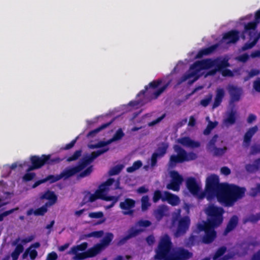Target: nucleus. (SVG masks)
<instances>
[{
    "mask_svg": "<svg viewBox=\"0 0 260 260\" xmlns=\"http://www.w3.org/2000/svg\"><path fill=\"white\" fill-rule=\"evenodd\" d=\"M19 210V207H17L16 208L11 209L10 210L6 211L0 214V222L4 220V218L12 213H13L15 211H17Z\"/></svg>",
    "mask_w": 260,
    "mask_h": 260,
    "instance_id": "6e6d98bb",
    "label": "nucleus"
},
{
    "mask_svg": "<svg viewBox=\"0 0 260 260\" xmlns=\"http://www.w3.org/2000/svg\"><path fill=\"white\" fill-rule=\"evenodd\" d=\"M206 212L208 218L203 223L214 227H218L222 223L224 210L222 207L211 205L207 207Z\"/></svg>",
    "mask_w": 260,
    "mask_h": 260,
    "instance_id": "423d86ee",
    "label": "nucleus"
},
{
    "mask_svg": "<svg viewBox=\"0 0 260 260\" xmlns=\"http://www.w3.org/2000/svg\"><path fill=\"white\" fill-rule=\"evenodd\" d=\"M225 184L220 183L219 177L215 174H212L207 177L205 186L207 199L211 201L216 198L221 191V188L224 187Z\"/></svg>",
    "mask_w": 260,
    "mask_h": 260,
    "instance_id": "39448f33",
    "label": "nucleus"
},
{
    "mask_svg": "<svg viewBox=\"0 0 260 260\" xmlns=\"http://www.w3.org/2000/svg\"><path fill=\"white\" fill-rule=\"evenodd\" d=\"M259 38H260V32L258 33V34L257 35V36L254 37L252 38V39L251 40H252V42L245 43L242 47V50H246L252 48L255 45V44L257 43V42H258Z\"/></svg>",
    "mask_w": 260,
    "mask_h": 260,
    "instance_id": "c9c22d12",
    "label": "nucleus"
},
{
    "mask_svg": "<svg viewBox=\"0 0 260 260\" xmlns=\"http://www.w3.org/2000/svg\"><path fill=\"white\" fill-rule=\"evenodd\" d=\"M236 111L232 110L228 115V117L225 120V122L230 124H233L235 123L236 118Z\"/></svg>",
    "mask_w": 260,
    "mask_h": 260,
    "instance_id": "a18cd8bd",
    "label": "nucleus"
},
{
    "mask_svg": "<svg viewBox=\"0 0 260 260\" xmlns=\"http://www.w3.org/2000/svg\"><path fill=\"white\" fill-rule=\"evenodd\" d=\"M180 184L171 180L170 183L167 185V188L173 191H178L180 189Z\"/></svg>",
    "mask_w": 260,
    "mask_h": 260,
    "instance_id": "5fc2aeb1",
    "label": "nucleus"
},
{
    "mask_svg": "<svg viewBox=\"0 0 260 260\" xmlns=\"http://www.w3.org/2000/svg\"><path fill=\"white\" fill-rule=\"evenodd\" d=\"M177 141L183 146L192 148H198L201 146V144L199 142L192 140L188 137L180 138L178 139Z\"/></svg>",
    "mask_w": 260,
    "mask_h": 260,
    "instance_id": "6ab92c4d",
    "label": "nucleus"
},
{
    "mask_svg": "<svg viewBox=\"0 0 260 260\" xmlns=\"http://www.w3.org/2000/svg\"><path fill=\"white\" fill-rule=\"evenodd\" d=\"M239 219L237 215L232 216L227 223L226 226L223 231V235H227L233 231L238 224Z\"/></svg>",
    "mask_w": 260,
    "mask_h": 260,
    "instance_id": "412c9836",
    "label": "nucleus"
},
{
    "mask_svg": "<svg viewBox=\"0 0 260 260\" xmlns=\"http://www.w3.org/2000/svg\"><path fill=\"white\" fill-rule=\"evenodd\" d=\"M221 189L216 198L221 205L227 207L233 206L238 200L244 196L246 191L244 187L228 183Z\"/></svg>",
    "mask_w": 260,
    "mask_h": 260,
    "instance_id": "f03ea898",
    "label": "nucleus"
},
{
    "mask_svg": "<svg viewBox=\"0 0 260 260\" xmlns=\"http://www.w3.org/2000/svg\"><path fill=\"white\" fill-rule=\"evenodd\" d=\"M186 186L189 192L193 195H197L200 191V187L193 177L188 178L186 180Z\"/></svg>",
    "mask_w": 260,
    "mask_h": 260,
    "instance_id": "a211bd4d",
    "label": "nucleus"
},
{
    "mask_svg": "<svg viewBox=\"0 0 260 260\" xmlns=\"http://www.w3.org/2000/svg\"><path fill=\"white\" fill-rule=\"evenodd\" d=\"M202 69L201 68V66L200 64V62L199 60L196 61L190 66L189 73L184 74L181 77V81L184 82L186 81L187 79L191 78L192 77H194V80L193 81H195L197 80L199 77L200 75L199 73Z\"/></svg>",
    "mask_w": 260,
    "mask_h": 260,
    "instance_id": "9d476101",
    "label": "nucleus"
},
{
    "mask_svg": "<svg viewBox=\"0 0 260 260\" xmlns=\"http://www.w3.org/2000/svg\"><path fill=\"white\" fill-rule=\"evenodd\" d=\"M258 153H260V145L255 144L252 145L251 147L250 154L253 155Z\"/></svg>",
    "mask_w": 260,
    "mask_h": 260,
    "instance_id": "69168bd1",
    "label": "nucleus"
},
{
    "mask_svg": "<svg viewBox=\"0 0 260 260\" xmlns=\"http://www.w3.org/2000/svg\"><path fill=\"white\" fill-rule=\"evenodd\" d=\"M136 205V201L131 198H126L124 201L119 204L120 208L123 210L122 213L124 215L133 216L134 210L133 208Z\"/></svg>",
    "mask_w": 260,
    "mask_h": 260,
    "instance_id": "9b49d317",
    "label": "nucleus"
},
{
    "mask_svg": "<svg viewBox=\"0 0 260 260\" xmlns=\"http://www.w3.org/2000/svg\"><path fill=\"white\" fill-rule=\"evenodd\" d=\"M141 209L142 211H145L148 209L150 206L149 202V197L148 196H143L141 199Z\"/></svg>",
    "mask_w": 260,
    "mask_h": 260,
    "instance_id": "09e8293b",
    "label": "nucleus"
},
{
    "mask_svg": "<svg viewBox=\"0 0 260 260\" xmlns=\"http://www.w3.org/2000/svg\"><path fill=\"white\" fill-rule=\"evenodd\" d=\"M102 249V245L97 244L93 247L88 249L86 252L88 257H92L97 255Z\"/></svg>",
    "mask_w": 260,
    "mask_h": 260,
    "instance_id": "7c9ffc66",
    "label": "nucleus"
},
{
    "mask_svg": "<svg viewBox=\"0 0 260 260\" xmlns=\"http://www.w3.org/2000/svg\"><path fill=\"white\" fill-rule=\"evenodd\" d=\"M253 88L258 92H260V78H258L253 82Z\"/></svg>",
    "mask_w": 260,
    "mask_h": 260,
    "instance_id": "774afa93",
    "label": "nucleus"
},
{
    "mask_svg": "<svg viewBox=\"0 0 260 260\" xmlns=\"http://www.w3.org/2000/svg\"><path fill=\"white\" fill-rule=\"evenodd\" d=\"M113 122V120H112L110 122L102 124L101 125H100L98 127H97L92 131H90L87 134V135H86L87 138H93L100 131L107 128L109 125H110Z\"/></svg>",
    "mask_w": 260,
    "mask_h": 260,
    "instance_id": "cd10ccee",
    "label": "nucleus"
},
{
    "mask_svg": "<svg viewBox=\"0 0 260 260\" xmlns=\"http://www.w3.org/2000/svg\"><path fill=\"white\" fill-rule=\"evenodd\" d=\"M113 239V235L111 233H108L102 239L101 241V244L103 246L108 245Z\"/></svg>",
    "mask_w": 260,
    "mask_h": 260,
    "instance_id": "a19ab883",
    "label": "nucleus"
},
{
    "mask_svg": "<svg viewBox=\"0 0 260 260\" xmlns=\"http://www.w3.org/2000/svg\"><path fill=\"white\" fill-rule=\"evenodd\" d=\"M20 241L19 238H16L13 242L12 245L13 246H16V247L14 250L18 253H21L23 252L24 250L23 246L21 244H18V242Z\"/></svg>",
    "mask_w": 260,
    "mask_h": 260,
    "instance_id": "603ef678",
    "label": "nucleus"
},
{
    "mask_svg": "<svg viewBox=\"0 0 260 260\" xmlns=\"http://www.w3.org/2000/svg\"><path fill=\"white\" fill-rule=\"evenodd\" d=\"M161 83L162 80L161 79L153 80L149 83L148 85L146 86L145 89L141 90L137 94V96H139L141 95H145L146 94L150 96V100L157 99L158 96L167 89L169 85V83H167L156 90L153 91V90L157 88Z\"/></svg>",
    "mask_w": 260,
    "mask_h": 260,
    "instance_id": "0eeeda50",
    "label": "nucleus"
},
{
    "mask_svg": "<svg viewBox=\"0 0 260 260\" xmlns=\"http://www.w3.org/2000/svg\"><path fill=\"white\" fill-rule=\"evenodd\" d=\"M119 199V196H107L105 195L103 200L106 201H112V203L106 206V209H110L113 207L115 204L118 201Z\"/></svg>",
    "mask_w": 260,
    "mask_h": 260,
    "instance_id": "f704fd0d",
    "label": "nucleus"
},
{
    "mask_svg": "<svg viewBox=\"0 0 260 260\" xmlns=\"http://www.w3.org/2000/svg\"><path fill=\"white\" fill-rule=\"evenodd\" d=\"M260 168V158L255 159L253 164H247L245 166L246 170L249 173H254Z\"/></svg>",
    "mask_w": 260,
    "mask_h": 260,
    "instance_id": "c756f323",
    "label": "nucleus"
},
{
    "mask_svg": "<svg viewBox=\"0 0 260 260\" xmlns=\"http://www.w3.org/2000/svg\"><path fill=\"white\" fill-rule=\"evenodd\" d=\"M124 136V134L121 128H119L113 135V137L110 139L111 143L119 140L121 139Z\"/></svg>",
    "mask_w": 260,
    "mask_h": 260,
    "instance_id": "49530a36",
    "label": "nucleus"
},
{
    "mask_svg": "<svg viewBox=\"0 0 260 260\" xmlns=\"http://www.w3.org/2000/svg\"><path fill=\"white\" fill-rule=\"evenodd\" d=\"M151 222L147 220H140L136 222V225L140 227L147 228L151 225Z\"/></svg>",
    "mask_w": 260,
    "mask_h": 260,
    "instance_id": "13d9d810",
    "label": "nucleus"
},
{
    "mask_svg": "<svg viewBox=\"0 0 260 260\" xmlns=\"http://www.w3.org/2000/svg\"><path fill=\"white\" fill-rule=\"evenodd\" d=\"M218 138V136L217 134L214 135L211 139L209 141L207 145V149L210 151H212L213 149H214L215 146V144L216 143L217 138Z\"/></svg>",
    "mask_w": 260,
    "mask_h": 260,
    "instance_id": "79ce46f5",
    "label": "nucleus"
},
{
    "mask_svg": "<svg viewBox=\"0 0 260 260\" xmlns=\"http://www.w3.org/2000/svg\"><path fill=\"white\" fill-rule=\"evenodd\" d=\"M167 211V207L165 205H160L154 210V215L157 221H160L165 215Z\"/></svg>",
    "mask_w": 260,
    "mask_h": 260,
    "instance_id": "c85d7f7f",
    "label": "nucleus"
},
{
    "mask_svg": "<svg viewBox=\"0 0 260 260\" xmlns=\"http://www.w3.org/2000/svg\"><path fill=\"white\" fill-rule=\"evenodd\" d=\"M48 203H46L45 205L36 209L34 211V214L36 216H43L47 212Z\"/></svg>",
    "mask_w": 260,
    "mask_h": 260,
    "instance_id": "37998d69",
    "label": "nucleus"
},
{
    "mask_svg": "<svg viewBox=\"0 0 260 260\" xmlns=\"http://www.w3.org/2000/svg\"><path fill=\"white\" fill-rule=\"evenodd\" d=\"M114 182V179L112 178H109L105 182L99 185L98 189L96 190L94 193L91 194L88 192V194H89V197L88 198H87V201L92 203L98 199L103 200L105 195L107 194L110 190V186L112 185Z\"/></svg>",
    "mask_w": 260,
    "mask_h": 260,
    "instance_id": "1a4fd4ad",
    "label": "nucleus"
},
{
    "mask_svg": "<svg viewBox=\"0 0 260 260\" xmlns=\"http://www.w3.org/2000/svg\"><path fill=\"white\" fill-rule=\"evenodd\" d=\"M228 148L224 146L223 148L215 147L213 149V155L215 156H220L223 155L226 151Z\"/></svg>",
    "mask_w": 260,
    "mask_h": 260,
    "instance_id": "8fccbe9b",
    "label": "nucleus"
},
{
    "mask_svg": "<svg viewBox=\"0 0 260 260\" xmlns=\"http://www.w3.org/2000/svg\"><path fill=\"white\" fill-rule=\"evenodd\" d=\"M143 231L144 230L143 229H135L134 228H132L129 230L128 234L123 237L120 240L119 242L120 243H123L130 238L136 237Z\"/></svg>",
    "mask_w": 260,
    "mask_h": 260,
    "instance_id": "bb28decb",
    "label": "nucleus"
},
{
    "mask_svg": "<svg viewBox=\"0 0 260 260\" xmlns=\"http://www.w3.org/2000/svg\"><path fill=\"white\" fill-rule=\"evenodd\" d=\"M103 235H104V232L103 231H99L92 232L89 233L88 235V236L89 237H96V238H101L103 236Z\"/></svg>",
    "mask_w": 260,
    "mask_h": 260,
    "instance_id": "338daca9",
    "label": "nucleus"
},
{
    "mask_svg": "<svg viewBox=\"0 0 260 260\" xmlns=\"http://www.w3.org/2000/svg\"><path fill=\"white\" fill-rule=\"evenodd\" d=\"M171 176L172 178V180L178 183L181 184L183 181L182 177L178 173V172L173 171L171 172Z\"/></svg>",
    "mask_w": 260,
    "mask_h": 260,
    "instance_id": "c03bdc74",
    "label": "nucleus"
},
{
    "mask_svg": "<svg viewBox=\"0 0 260 260\" xmlns=\"http://www.w3.org/2000/svg\"><path fill=\"white\" fill-rule=\"evenodd\" d=\"M124 168V166L122 164L117 165L113 167H112L108 172V174L109 176H114L116 175H118L120 173L123 168Z\"/></svg>",
    "mask_w": 260,
    "mask_h": 260,
    "instance_id": "58836bf2",
    "label": "nucleus"
},
{
    "mask_svg": "<svg viewBox=\"0 0 260 260\" xmlns=\"http://www.w3.org/2000/svg\"><path fill=\"white\" fill-rule=\"evenodd\" d=\"M190 224V220L188 216L181 217L179 220L178 226L175 232V236L177 237L184 235L188 230Z\"/></svg>",
    "mask_w": 260,
    "mask_h": 260,
    "instance_id": "f8f14e48",
    "label": "nucleus"
},
{
    "mask_svg": "<svg viewBox=\"0 0 260 260\" xmlns=\"http://www.w3.org/2000/svg\"><path fill=\"white\" fill-rule=\"evenodd\" d=\"M218 122L217 121H209L206 128L203 131L204 135H209L211 131L217 125Z\"/></svg>",
    "mask_w": 260,
    "mask_h": 260,
    "instance_id": "4c0bfd02",
    "label": "nucleus"
},
{
    "mask_svg": "<svg viewBox=\"0 0 260 260\" xmlns=\"http://www.w3.org/2000/svg\"><path fill=\"white\" fill-rule=\"evenodd\" d=\"M82 154V150H78L74 152L73 155L71 156L68 157L67 158V161L68 162H71L73 161H75L77 160Z\"/></svg>",
    "mask_w": 260,
    "mask_h": 260,
    "instance_id": "3c124183",
    "label": "nucleus"
},
{
    "mask_svg": "<svg viewBox=\"0 0 260 260\" xmlns=\"http://www.w3.org/2000/svg\"><path fill=\"white\" fill-rule=\"evenodd\" d=\"M226 248L225 246H221L219 247L213 256V260H229L232 258L233 256L230 254H226L222 256L226 252Z\"/></svg>",
    "mask_w": 260,
    "mask_h": 260,
    "instance_id": "4be33fe9",
    "label": "nucleus"
},
{
    "mask_svg": "<svg viewBox=\"0 0 260 260\" xmlns=\"http://www.w3.org/2000/svg\"><path fill=\"white\" fill-rule=\"evenodd\" d=\"M63 159V158H60L59 157H52L51 154H42L41 157L37 155L31 156L30 158L31 165L28 168L27 172L40 169L45 165L58 164Z\"/></svg>",
    "mask_w": 260,
    "mask_h": 260,
    "instance_id": "20e7f679",
    "label": "nucleus"
},
{
    "mask_svg": "<svg viewBox=\"0 0 260 260\" xmlns=\"http://www.w3.org/2000/svg\"><path fill=\"white\" fill-rule=\"evenodd\" d=\"M213 225H211L205 223H198L197 224V233H200L201 232H204L205 234L201 238L202 242L206 244H209L212 243L217 236V233Z\"/></svg>",
    "mask_w": 260,
    "mask_h": 260,
    "instance_id": "6e6552de",
    "label": "nucleus"
},
{
    "mask_svg": "<svg viewBox=\"0 0 260 260\" xmlns=\"http://www.w3.org/2000/svg\"><path fill=\"white\" fill-rule=\"evenodd\" d=\"M260 220V213L256 214H251L248 217L245 218L243 220V223H246L248 222L254 223L257 222Z\"/></svg>",
    "mask_w": 260,
    "mask_h": 260,
    "instance_id": "ea45409f",
    "label": "nucleus"
},
{
    "mask_svg": "<svg viewBox=\"0 0 260 260\" xmlns=\"http://www.w3.org/2000/svg\"><path fill=\"white\" fill-rule=\"evenodd\" d=\"M91 159L88 157V156L83 157L77 166H76L79 172L81 171L84 169L91 162Z\"/></svg>",
    "mask_w": 260,
    "mask_h": 260,
    "instance_id": "72a5a7b5",
    "label": "nucleus"
},
{
    "mask_svg": "<svg viewBox=\"0 0 260 260\" xmlns=\"http://www.w3.org/2000/svg\"><path fill=\"white\" fill-rule=\"evenodd\" d=\"M36 176L35 173H29L27 172L23 177V180L25 181H29L32 180Z\"/></svg>",
    "mask_w": 260,
    "mask_h": 260,
    "instance_id": "680f3d73",
    "label": "nucleus"
},
{
    "mask_svg": "<svg viewBox=\"0 0 260 260\" xmlns=\"http://www.w3.org/2000/svg\"><path fill=\"white\" fill-rule=\"evenodd\" d=\"M257 131L258 127L256 125L250 127L248 129L243 137V145L244 146L246 147L249 146L252 138Z\"/></svg>",
    "mask_w": 260,
    "mask_h": 260,
    "instance_id": "2eb2a0df",
    "label": "nucleus"
},
{
    "mask_svg": "<svg viewBox=\"0 0 260 260\" xmlns=\"http://www.w3.org/2000/svg\"><path fill=\"white\" fill-rule=\"evenodd\" d=\"M162 202L167 201L169 204L173 206L178 205L180 202L179 198L169 191H165L164 192Z\"/></svg>",
    "mask_w": 260,
    "mask_h": 260,
    "instance_id": "dca6fc26",
    "label": "nucleus"
},
{
    "mask_svg": "<svg viewBox=\"0 0 260 260\" xmlns=\"http://www.w3.org/2000/svg\"><path fill=\"white\" fill-rule=\"evenodd\" d=\"M60 180V178L59 177V175H49L47 176H46L45 178H44L45 183L48 181L51 184L55 183Z\"/></svg>",
    "mask_w": 260,
    "mask_h": 260,
    "instance_id": "de8ad7c7",
    "label": "nucleus"
},
{
    "mask_svg": "<svg viewBox=\"0 0 260 260\" xmlns=\"http://www.w3.org/2000/svg\"><path fill=\"white\" fill-rule=\"evenodd\" d=\"M224 94L225 92L223 88H217L216 89L214 101L212 105L213 109L217 108L221 104Z\"/></svg>",
    "mask_w": 260,
    "mask_h": 260,
    "instance_id": "a878e982",
    "label": "nucleus"
},
{
    "mask_svg": "<svg viewBox=\"0 0 260 260\" xmlns=\"http://www.w3.org/2000/svg\"><path fill=\"white\" fill-rule=\"evenodd\" d=\"M257 23L255 21L249 22L245 24L244 29L241 34V37L243 39L245 38V34H248L249 37V39L252 40L254 37L257 36L259 32L256 31Z\"/></svg>",
    "mask_w": 260,
    "mask_h": 260,
    "instance_id": "ddd939ff",
    "label": "nucleus"
},
{
    "mask_svg": "<svg viewBox=\"0 0 260 260\" xmlns=\"http://www.w3.org/2000/svg\"><path fill=\"white\" fill-rule=\"evenodd\" d=\"M41 200L46 199L49 200L48 206L54 204L57 200V197L53 191L47 190L40 197Z\"/></svg>",
    "mask_w": 260,
    "mask_h": 260,
    "instance_id": "b1692460",
    "label": "nucleus"
},
{
    "mask_svg": "<svg viewBox=\"0 0 260 260\" xmlns=\"http://www.w3.org/2000/svg\"><path fill=\"white\" fill-rule=\"evenodd\" d=\"M86 258H88L86 252H82V253H78L74 257V260H83Z\"/></svg>",
    "mask_w": 260,
    "mask_h": 260,
    "instance_id": "0e129e2a",
    "label": "nucleus"
},
{
    "mask_svg": "<svg viewBox=\"0 0 260 260\" xmlns=\"http://www.w3.org/2000/svg\"><path fill=\"white\" fill-rule=\"evenodd\" d=\"M92 166H90L86 168L85 170L80 173L78 176L77 178H82L89 176L92 172Z\"/></svg>",
    "mask_w": 260,
    "mask_h": 260,
    "instance_id": "864d4df0",
    "label": "nucleus"
},
{
    "mask_svg": "<svg viewBox=\"0 0 260 260\" xmlns=\"http://www.w3.org/2000/svg\"><path fill=\"white\" fill-rule=\"evenodd\" d=\"M173 149L177 154H173L170 157L169 165L171 168L175 167L177 164L193 160L197 158V155L196 153L193 152H187L178 145H175Z\"/></svg>",
    "mask_w": 260,
    "mask_h": 260,
    "instance_id": "7ed1b4c3",
    "label": "nucleus"
},
{
    "mask_svg": "<svg viewBox=\"0 0 260 260\" xmlns=\"http://www.w3.org/2000/svg\"><path fill=\"white\" fill-rule=\"evenodd\" d=\"M169 145L167 143H161L156 149V152L154 153H157L159 157H162L167 153Z\"/></svg>",
    "mask_w": 260,
    "mask_h": 260,
    "instance_id": "473e14b6",
    "label": "nucleus"
},
{
    "mask_svg": "<svg viewBox=\"0 0 260 260\" xmlns=\"http://www.w3.org/2000/svg\"><path fill=\"white\" fill-rule=\"evenodd\" d=\"M240 32L236 29H232L223 34L221 42L227 44H235L240 39Z\"/></svg>",
    "mask_w": 260,
    "mask_h": 260,
    "instance_id": "4468645a",
    "label": "nucleus"
},
{
    "mask_svg": "<svg viewBox=\"0 0 260 260\" xmlns=\"http://www.w3.org/2000/svg\"><path fill=\"white\" fill-rule=\"evenodd\" d=\"M229 93L230 95L232 103L239 101L242 94V90L234 85H230L228 87Z\"/></svg>",
    "mask_w": 260,
    "mask_h": 260,
    "instance_id": "f3484780",
    "label": "nucleus"
},
{
    "mask_svg": "<svg viewBox=\"0 0 260 260\" xmlns=\"http://www.w3.org/2000/svg\"><path fill=\"white\" fill-rule=\"evenodd\" d=\"M173 244L170 236L165 234L161 237L157 248L155 249L154 258L158 260H188L193 256L192 252L183 247L171 251Z\"/></svg>",
    "mask_w": 260,
    "mask_h": 260,
    "instance_id": "f257e3e1",
    "label": "nucleus"
},
{
    "mask_svg": "<svg viewBox=\"0 0 260 260\" xmlns=\"http://www.w3.org/2000/svg\"><path fill=\"white\" fill-rule=\"evenodd\" d=\"M219 44H215L208 47L201 49L199 51L195 58L197 59L201 58L204 56L208 55L214 53L218 48Z\"/></svg>",
    "mask_w": 260,
    "mask_h": 260,
    "instance_id": "aec40b11",
    "label": "nucleus"
},
{
    "mask_svg": "<svg viewBox=\"0 0 260 260\" xmlns=\"http://www.w3.org/2000/svg\"><path fill=\"white\" fill-rule=\"evenodd\" d=\"M103 216L104 214L102 211L91 212L89 214V217L92 218H100Z\"/></svg>",
    "mask_w": 260,
    "mask_h": 260,
    "instance_id": "e2e57ef3",
    "label": "nucleus"
},
{
    "mask_svg": "<svg viewBox=\"0 0 260 260\" xmlns=\"http://www.w3.org/2000/svg\"><path fill=\"white\" fill-rule=\"evenodd\" d=\"M158 158L160 157L157 153L154 152L152 153L150 159V165L152 167H154L156 165Z\"/></svg>",
    "mask_w": 260,
    "mask_h": 260,
    "instance_id": "bf43d9fd",
    "label": "nucleus"
},
{
    "mask_svg": "<svg viewBox=\"0 0 260 260\" xmlns=\"http://www.w3.org/2000/svg\"><path fill=\"white\" fill-rule=\"evenodd\" d=\"M109 148L108 147L104 148L101 149H99L97 151L92 152L90 155H88V157L92 161L94 159L97 158L100 155L105 153V152L109 151Z\"/></svg>",
    "mask_w": 260,
    "mask_h": 260,
    "instance_id": "e433bc0d",
    "label": "nucleus"
},
{
    "mask_svg": "<svg viewBox=\"0 0 260 260\" xmlns=\"http://www.w3.org/2000/svg\"><path fill=\"white\" fill-rule=\"evenodd\" d=\"M163 197L161 192L159 190H156L154 191L153 197V202L154 203H157L159 200H161L162 201Z\"/></svg>",
    "mask_w": 260,
    "mask_h": 260,
    "instance_id": "4d7b16f0",
    "label": "nucleus"
},
{
    "mask_svg": "<svg viewBox=\"0 0 260 260\" xmlns=\"http://www.w3.org/2000/svg\"><path fill=\"white\" fill-rule=\"evenodd\" d=\"M212 98V94H209L207 98L202 100L200 102V104L202 106L204 107H207L211 102Z\"/></svg>",
    "mask_w": 260,
    "mask_h": 260,
    "instance_id": "052dcab7",
    "label": "nucleus"
},
{
    "mask_svg": "<svg viewBox=\"0 0 260 260\" xmlns=\"http://www.w3.org/2000/svg\"><path fill=\"white\" fill-rule=\"evenodd\" d=\"M199 61L202 70H208L214 67L212 58H206Z\"/></svg>",
    "mask_w": 260,
    "mask_h": 260,
    "instance_id": "2f4dec72",
    "label": "nucleus"
},
{
    "mask_svg": "<svg viewBox=\"0 0 260 260\" xmlns=\"http://www.w3.org/2000/svg\"><path fill=\"white\" fill-rule=\"evenodd\" d=\"M213 62L214 67H215L218 71H221L224 68L230 67L228 59L226 58L221 59L219 58H216L213 59Z\"/></svg>",
    "mask_w": 260,
    "mask_h": 260,
    "instance_id": "393cba45",
    "label": "nucleus"
},
{
    "mask_svg": "<svg viewBox=\"0 0 260 260\" xmlns=\"http://www.w3.org/2000/svg\"><path fill=\"white\" fill-rule=\"evenodd\" d=\"M79 172L76 166H74L64 169L59 175L60 179H63L64 180H66L74 176Z\"/></svg>",
    "mask_w": 260,
    "mask_h": 260,
    "instance_id": "5701e85b",
    "label": "nucleus"
}]
</instances>
